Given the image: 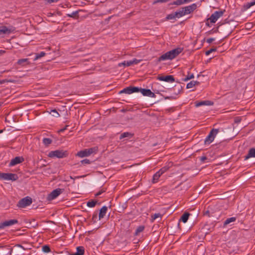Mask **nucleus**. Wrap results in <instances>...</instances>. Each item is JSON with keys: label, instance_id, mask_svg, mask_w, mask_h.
I'll list each match as a JSON object with an SVG mask.
<instances>
[{"label": "nucleus", "instance_id": "nucleus-42", "mask_svg": "<svg viewBox=\"0 0 255 255\" xmlns=\"http://www.w3.org/2000/svg\"><path fill=\"white\" fill-rule=\"evenodd\" d=\"M216 51V48H211L210 50L206 51L205 52V54L206 55H209L212 52Z\"/></svg>", "mask_w": 255, "mask_h": 255}, {"label": "nucleus", "instance_id": "nucleus-19", "mask_svg": "<svg viewBox=\"0 0 255 255\" xmlns=\"http://www.w3.org/2000/svg\"><path fill=\"white\" fill-rule=\"evenodd\" d=\"M191 215L190 213L188 212H185L181 217L179 222H182L184 223H185L187 222L189 216Z\"/></svg>", "mask_w": 255, "mask_h": 255}, {"label": "nucleus", "instance_id": "nucleus-4", "mask_svg": "<svg viewBox=\"0 0 255 255\" xmlns=\"http://www.w3.org/2000/svg\"><path fill=\"white\" fill-rule=\"evenodd\" d=\"M98 148L97 146L85 149L84 150L79 151L77 153V155L80 157L88 156L92 153H96L98 151Z\"/></svg>", "mask_w": 255, "mask_h": 255}, {"label": "nucleus", "instance_id": "nucleus-17", "mask_svg": "<svg viewBox=\"0 0 255 255\" xmlns=\"http://www.w3.org/2000/svg\"><path fill=\"white\" fill-rule=\"evenodd\" d=\"M107 210V207L104 206L102 207L99 214V220H101L102 218H104V217L106 215Z\"/></svg>", "mask_w": 255, "mask_h": 255}, {"label": "nucleus", "instance_id": "nucleus-55", "mask_svg": "<svg viewBox=\"0 0 255 255\" xmlns=\"http://www.w3.org/2000/svg\"><path fill=\"white\" fill-rule=\"evenodd\" d=\"M18 246L21 247V248H23V249H24V248L22 246H21V245H18Z\"/></svg>", "mask_w": 255, "mask_h": 255}, {"label": "nucleus", "instance_id": "nucleus-48", "mask_svg": "<svg viewBox=\"0 0 255 255\" xmlns=\"http://www.w3.org/2000/svg\"><path fill=\"white\" fill-rule=\"evenodd\" d=\"M207 159V157L205 156H202L200 158V160L201 161H204L205 160H206V159Z\"/></svg>", "mask_w": 255, "mask_h": 255}, {"label": "nucleus", "instance_id": "nucleus-44", "mask_svg": "<svg viewBox=\"0 0 255 255\" xmlns=\"http://www.w3.org/2000/svg\"><path fill=\"white\" fill-rule=\"evenodd\" d=\"M214 40H215V38H209L207 39L206 41L208 43H212Z\"/></svg>", "mask_w": 255, "mask_h": 255}, {"label": "nucleus", "instance_id": "nucleus-43", "mask_svg": "<svg viewBox=\"0 0 255 255\" xmlns=\"http://www.w3.org/2000/svg\"><path fill=\"white\" fill-rule=\"evenodd\" d=\"M81 162L83 164H90L91 163V161H90V160H89L88 159H84L81 160Z\"/></svg>", "mask_w": 255, "mask_h": 255}, {"label": "nucleus", "instance_id": "nucleus-25", "mask_svg": "<svg viewBox=\"0 0 255 255\" xmlns=\"http://www.w3.org/2000/svg\"><path fill=\"white\" fill-rule=\"evenodd\" d=\"M162 215H161L159 213H155L151 215L150 221L151 222H153L155 219H156L158 218H159L161 219L162 218Z\"/></svg>", "mask_w": 255, "mask_h": 255}, {"label": "nucleus", "instance_id": "nucleus-18", "mask_svg": "<svg viewBox=\"0 0 255 255\" xmlns=\"http://www.w3.org/2000/svg\"><path fill=\"white\" fill-rule=\"evenodd\" d=\"M85 252L83 247L79 246L76 248V252L71 254L70 255H83Z\"/></svg>", "mask_w": 255, "mask_h": 255}, {"label": "nucleus", "instance_id": "nucleus-46", "mask_svg": "<svg viewBox=\"0 0 255 255\" xmlns=\"http://www.w3.org/2000/svg\"><path fill=\"white\" fill-rule=\"evenodd\" d=\"M68 127V125L66 126L64 128L60 129L58 131L59 132H63L64 131H65L66 129H67V128Z\"/></svg>", "mask_w": 255, "mask_h": 255}, {"label": "nucleus", "instance_id": "nucleus-50", "mask_svg": "<svg viewBox=\"0 0 255 255\" xmlns=\"http://www.w3.org/2000/svg\"><path fill=\"white\" fill-rule=\"evenodd\" d=\"M6 82H7V81L6 80H0V84H2L5 83Z\"/></svg>", "mask_w": 255, "mask_h": 255}, {"label": "nucleus", "instance_id": "nucleus-35", "mask_svg": "<svg viewBox=\"0 0 255 255\" xmlns=\"http://www.w3.org/2000/svg\"><path fill=\"white\" fill-rule=\"evenodd\" d=\"M45 53L43 51L41 52L40 53H37L36 54V56L34 59V60L35 61V60H37L38 59L43 57L44 56H45Z\"/></svg>", "mask_w": 255, "mask_h": 255}, {"label": "nucleus", "instance_id": "nucleus-11", "mask_svg": "<svg viewBox=\"0 0 255 255\" xmlns=\"http://www.w3.org/2000/svg\"><path fill=\"white\" fill-rule=\"evenodd\" d=\"M17 223H18V221L16 219L5 221L0 223V229H4L6 227L10 226Z\"/></svg>", "mask_w": 255, "mask_h": 255}, {"label": "nucleus", "instance_id": "nucleus-39", "mask_svg": "<svg viewBox=\"0 0 255 255\" xmlns=\"http://www.w3.org/2000/svg\"><path fill=\"white\" fill-rule=\"evenodd\" d=\"M42 251L46 253H49L50 252V247L47 245L43 246L42 247Z\"/></svg>", "mask_w": 255, "mask_h": 255}, {"label": "nucleus", "instance_id": "nucleus-14", "mask_svg": "<svg viewBox=\"0 0 255 255\" xmlns=\"http://www.w3.org/2000/svg\"><path fill=\"white\" fill-rule=\"evenodd\" d=\"M24 158L22 156H16L12 159L9 164V166H12L24 161Z\"/></svg>", "mask_w": 255, "mask_h": 255}, {"label": "nucleus", "instance_id": "nucleus-26", "mask_svg": "<svg viewBox=\"0 0 255 255\" xmlns=\"http://www.w3.org/2000/svg\"><path fill=\"white\" fill-rule=\"evenodd\" d=\"M144 226H138L134 234V236H138L140 233L142 232L144 230Z\"/></svg>", "mask_w": 255, "mask_h": 255}, {"label": "nucleus", "instance_id": "nucleus-23", "mask_svg": "<svg viewBox=\"0 0 255 255\" xmlns=\"http://www.w3.org/2000/svg\"><path fill=\"white\" fill-rule=\"evenodd\" d=\"M200 84V82L197 81H192L188 83L186 85L187 89H190L193 88L194 86L196 85H198Z\"/></svg>", "mask_w": 255, "mask_h": 255}, {"label": "nucleus", "instance_id": "nucleus-27", "mask_svg": "<svg viewBox=\"0 0 255 255\" xmlns=\"http://www.w3.org/2000/svg\"><path fill=\"white\" fill-rule=\"evenodd\" d=\"M236 220V217H231L227 219L225 222H224V226H226V225H228L229 224L235 222Z\"/></svg>", "mask_w": 255, "mask_h": 255}, {"label": "nucleus", "instance_id": "nucleus-8", "mask_svg": "<svg viewBox=\"0 0 255 255\" xmlns=\"http://www.w3.org/2000/svg\"><path fill=\"white\" fill-rule=\"evenodd\" d=\"M63 189L57 188L53 190L47 196V199L49 201H51L56 197H57L61 193H62Z\"/></svg>", "mask_w": 255, "mask_h": 255}, {"label": "nucleus", "instance_id": "nucleus-16", "mask_svg": "<svg viewBox=\"0 0 255 255\" xmlns=\"http://www.w3.org/2000/svg\"><path fill=\"white\" fill-rule=\"evenodd\" d=\"M251 157H255V148L250 149L248 154L244 157L245 160H248Z\"/></svg>", "mask_w": 255, "mask_h": 255}, {"label": "nucleus", "instance_id": "nucleus-21", "mask_svg": "<svg viewBox=\"0 0 255 255\" xmlns=\"http://www.w3.org/2000/svg\"><path fill=\"white\" fill-rule=\"evenodd\" d=\"M17 63L22 66H25L30 64L28 58L20 59L17 61Z\"/></svg>", "mask_w": 255, "mask_h": 255}, {"label": "nucleus", "instance_id": "nucleus-56", "mask_svg": "<svg viewBox=\"0 0 255 255\" xmlns=\"http://www.w3.org/2000/svg\"><path fill=\"white\" fill-rule=\"evenodd\" d=\"M3 132V130H0V133H2Z\"/></svg>", "mask_w": 255, "mask_h": 255}, {"label": "nucleus", "instance_id": "nucleus-37", "mask_svg": "<svg viewBox=\"0 0 255 255\" xmlns=\"http://www.w3.org/2000/svg\"><path fill=\"white\" fill-rule=\"evenodd\" d=\"M78 11H75L72 12L71 13L67 14L68 17L74 18L76 16H78Z\"/></svg>", "mask_w": 255, "mask_h": 255}, {"label": "nucleus", "instance_id": "nucleus-7", "mask_svg": "<svg viewBox=\"0 0 255 255\" xmlns=\"http://www.w3.org/2000/svg\"><path fill=\"white\" fill-rule=\"evenodd\" d=\"M17 179L18 176L15 174L0 173V179L15 181Z\"/></svg>", "mask_w": 255, "mask_h": 255}, {"label": "nucleus", "instance_id": "nucleus-3", "mask_svg": "<svg viewBox=\"0 0 255 255\" xmlns=\"http://www.w3.org/2000/svg\"><path fill=\"white\" fill-rule=\"evenodd\" d=\"M68 152L66 150H56L50 151L48 154V156L50 158L57 157L62 158L68 156Z\"/></svg>", "mask_w": 255, "mask_h": 255}, {"label": "nucleus", "instance_id": "nucleus-6", "mask_svg": "<svg viewBox=\"0 0 255 255\" xmlns=\"http://www.w3.org/2000/svg\"><path fill=\"white\" fill-rule=\"evenodd\" d=\"M32 199L27 196L20 199L17 203V206L18 208H23L30 205L32 203Z\"/></svg>", "mask_w": 255, "mask_h": 255}, {"label": "nucleus", "instance_id": "nucleus-38", "mask_svg": "<svg viewBox=\"0 0 255 255\" xmlns=\"http://www.w3.org/2000/svg\"><path fill=\"white\" fill-rule=\"evenodd\" d=\"M186 3L184 0H177L173 2V4L180 5Z\"/></svg>", "mask_w": 255, "mask_h": 255}, {"label": "nucleus", "instance_id": "nucleus-24", "mask_svg": "<svg viewBox=\"0 0 255 255\" xmlns=\"http://www.w3.org/2000/svg\"><path fill=\"white\" fill-rule=\"evenodd\" d=\"M171 165V163H169L167 165L162 167L158 171L162 175L169 169Z\"/></svg>", "mask_w": 255, "mask_h": 255}, {"label": "nucleus", "instance_id": "nucleus-5", "mask_svg": "<svg viewBox=\"0 0 255 255\" xmlns=\"http://www.w3.org/2000/svg\"><path fill=\"white\" fill-rule=\"evenodd\" d=\"M219 132V129L213 128L211 129L208 135L206 137L204 140V143L205 144H210L214 140L216 135Z\"/></svg>", "mask_w": 255, "mask_h": 255}, {"label": "nucleus", "instance_id": "nucleus-9", "mask_svg": "<svg viewBox=\"0 0 255 255\" xmlns=\"http://www.w3.org/2000/svg\"><path fill=\"white\" fill-rule=\"evenodd\" d=\"M224 12V11L223 10L216 11L208 19L210 20L211 23H215L219 18L223 16Z\"/></svg>", "mask_w": 255, "mask_h": 255}, {"label": "nucleus", "instance_id": "nucleus-32", "mask_svg": "<svg viewBox=\"0 0 255 255\" xmlns=\"http://www.w3.org/2000/svg\"><path fill=\"white\" fill-rule=\"evenodd\" d=\"M97 203V201H94V200H91V201H89L87 202V206H88L89 207H94L95 206L96 204Z\"/></svg>", "mask_w": 255, "mask_h": 255}, {"label": "nucleus", "instance_id": "nucleus-15", "mask_svg": "<svg viewBox=\"0 0 255 255\" xmlns=\"http://www.w3.org/2000/svg\"><path fill=\"white\" fill-rule=\"evenodd\" d=\"M157 79L160 81H165L167 82H173L175 81V79L172 75L159 76Z\"/></svg>", "mask_w": 255, "mask_h": 255}, {"label": "nucleus", "instance_id": "nucleus-30", "mask_svg": "<svg viewBox=\"0 0 255 255\" xmlns=\"http://www.w3.org/2000/svg\"><path fill=\"white\" fill-rule=\"evenodd\" d=\"M174 14H175V12H173V13L168 14L166 17V19L167 20L175 19L176 18H177V17Z\"/></svg>", "mask_w": 255, "mask_h": 255}, {"label": "nucleus", "instance_id": "nucleus-22", "mask_svg": "<svg viewBox=\"0 0 255 255\" xmlns=\"http://www.w3.org/2000/svg\"><path fill=\"white\" fill-rule=\"evenodd\" d=\"M161 175L162 174L158 171L156 172L153 176L152 182L153 183H157Z\"/></svg>", "mask_w": 255, "mask_h": 255}, {"label": "nucleus", "instance_id": "nucleus-28", "mask_svg": "<svg viewBox=\"0 0 255 255\" xmlns=\"http://www.w3.org/2000/svg\"><path fill=\"white\" fill-rule=\"evenodd\" d=\"M133 134L129 132H125L122 133L120 136V139H123L127 137H132Z\"/></svg>", "mask_w": 255, "mask_h": 255}, {"label": "nucleus", "instance_id": "nucleus-34", "mask_svg": "<svg viewBox=\"0 0 255 255\" xmlns=\"http://www.w3.org/2000/svg\"><path fill=\"white\" fill-rule=\"evenodd\" d=\"M254 5H255V0H253L251 2L247 3L245 5V7L246 9H248Z\"/></svg>", "mask_w": 255, "mask_h": 255}, {"label": "nucleus", "instance_id": "nucleus-53", "mask_svg": "<svg viewBox=\"0 0 255 255\" xmlns=\"http://www.w3.org/2000/svg\"><path fill=\"white\" fill-rule=\"evenodd\" d=\"M209 214V212L208 211L206 212L205 214Z\"/></svg>", "mask_w": 255, "mask_h": 255}, {"label": "nucleus", "instance_id": "nucleus-2", "mask_svg": "<svg viewBox=\"0 0 255 255\" xmlns=\"http://www.w3.org/2000/svg\"><path fill=\"white\" fill-rule=\"evenodd\" d=\"M183 50V48L178 47L162 55L158 58V61H164L166 60H172L178 56Z\"/></svg>", "mask_w": 255, "mask_h": 255}, {"label": "nucleus", "instance_id": "nucleus-13", "mask_svg": "<svg viewBox=\"0 0 255 255\" xmlns=\"http://www.w3.org/2000/svg\"><path fill=\"white\" fill-rule=\"evenodd\" d=\"M138 92H141V93L144 96H148L151 98H155L156 97L155 94L152 92L149 89L138 88Z\"/></svg>", "mask_w": 255, "mask_h": 255}, {"label": "nucleus", "instance_id": "nucleus-33", "mask_svg": "<svg viewBox=\"0 0 255 255\" xmlns=\"http://www.w3.org/2000/svg\"><path fill=\"white\" fill-rule=\"evenodd\" d=\"M52 142V140L49 138H44L43 139V143L44 145L48 146Z\"/></svg>", "mask_w": 255, "mask_h": 255}, {"label": "nucleus", "instance_id": "nucleus-40", "mask_svg": "<svg viewBox=\"0 0 255 255\" xmlns=\"http://www.w3.org/2000/svg\"><path fill=\"white\" fill-rule=\"evenodd\" d=\"M170 0H155L153 2V4H155L156 3H164V2H166L168 1H169Z\"/></svg>", "mask_w": 255, "mask_h": 255}, {"label": "nucleus", "instance_id": "nucleus-31", "mask_svg": "<svg viewBox=\"0 0 255 255\" xmlns=\"http://www.w3.org/2000/svg\"><path fill=\"white\" fill-rule=\"evenodd\" d=\"M133 63H134V61H131V60L128 61H124V62H123L122 63H120L119 66H121V65H123L126 66H129L133 64Z\"/></svg>", "mask_w": 255, "mask_h": 255}, {"label": "nucleus", "instance_id": "nucleus-49", "mask_svg": "<svg viewBox=\"0 0 255 255\" xmlns=\"http://www.w3.org/2000/svg\"><path fill=\"white\" fill-rule=\"evenodd\" d=\"M131 61H134V63L133 64H137L138 62H139V60L136 59H134L132 60H131Z\"/></svg>", "mask_w": 255, "mask_h": 255}, {"label": "nucleus", "instance_id": "nucleus-10", "mask_svg": "<svg viewBox=\"0 0 255 255\" xmlns=\"http://www.w3.org/2000/svg\"><path fill=\"white\" fill-rule=\"evenodd\" d=\"M138 87H128L119 92V94H131L133 93L138 92Z\"/></svg>", "mask_w": 255, "mask_h": 255}, {"label": "nucleus", "instance_id": "nucleus-47", "mask_svg": "<svg viewBox=\"0 0 255 255\" xmlns=\"http://www.w3.org/2000/svg\"><path fill=\"white\" fill-rule=\"evenodd\" d=\"M45 0L48 3H49L57 1V0Z\"/></svg>", "mask_w": 255, "mask_h": 255}, {"label": "nucleus", "instance_id": "nucleus-41", "mask_svg": "<svg viewBox=\"0 0 255 255\" xmlns=\"http://www.w3.org/2000/svg\"><path fill=\"white\" fill-rule=\"evenodd\" d=\"M98 217V213L97 212H95L94 214L93 215L92 217V221L94 223L96 222L97 219Z\"/></svg>", "mask_w": 255, "mask_h": 255}, {"label": "nucleus", "instance_id": "nucleus-29", "mask_svg": "<svg viewBox=\"0 0 255 255\" xmlns=\"http://www.w3.org/2000/svg\"><path fill=\"white\" fill-rule=\"evenodd\" d=\"M194 77V74L192 73H190V72H188L187 75L186 76V77L183 79V81H187L189 80H190Z\"/></svg>", "mask_w": 255, "mask_h": 255}, {"label": "nucleus", "instance_id": "nucleus-1", "mask_svg": "<svg viewBox=\"0 0 255 255\" xmlns=\"http://www.w3.org/2000/svg\"><path fill=\"white\" fill-rule=\"evenodd\" d=\"M197 7L196 3H193L190 5L182 7L176 12H175V15L176 16L177 18H179L185 15L190 14L193 12Z\"/></svg>", "mask_w": 255, "mask_h": 255}, {"label": "nucleus", "instance_id": "nucleus-52", "mask_svg": "<svg viewBox=\"0 0 255 255\" xmlns=\"http://www.w3.org/2000/svg\"><path fill=\"white\" fill-rule=\"evenodd\" d=\"M185 0V3H188L190 1H191L192 0Z\"/></svg>", "mask_w": 255, "mask_h": 255}, {"label": "nucleus", "instance_id": "nucleus-36", "mask_svg": "<svg viewBox=\"0 0 255 255\" xmlns=\"http://www.w3.org/2000/svg\"><path fill=\"white\" fill-rule=\"evenodd\" d=\"M50 113L52 115V116L54 117L58 118L60 117V114L55 109L52 110Z\"/></svg>", "mask_w": 255, "mask_h": 255}, {"label": "nucleus", "instance_id": "nucleus-57", "mask_svg": "<svg viewBox=\"0 0 255 255\" xmlns=\"http://www.w3.org/2000/svg\"><path fill=\"white\" fill-rule=\"evenodd\" d=\"M2 104V103H0V106Z\"/></svg>", "mask_w": 255, "mask_h": 255}, {"label": "nucleus", "instance_id": "nucleus-20", "mask_svg": "<svg viewBox=\"0 0 255 255\" xmlns=\"http://www.w3.org/2000/svg\"><path fill=\"white\" fill-rule=\"evenodd\" d=\"M213 103L210 101H203L196 103V107H198L202 105H212Z\"/></svg>", "mask_w": 255, "mask_h": 255}, {"label": "nucleus", "instance_id": "nucleus-12", "mask_svg": "<svg viewBox=\"0 0 255 255\" xmlns=\"http://www.w3.org/2000/svg\"><path fill=\"white\" fill-rule=\"evenodd\" d=\"M15 30V28L11 26L9 28L5 26H0V35L6 34H10Z\"/></svg>", "mask_w": 255, "mask_h": 255}, {"label": "nucleus", "instance_id": "nucleus-45", "mask_svg": "<svg viewBox=\"0 0 255 255\" xmlns=\"http://www.w3.org/2000/svg\"><path fill=\"white\" fill-rule=\"evenodd\" d=\"M105 191V190L102 189V190H100V191H99L98 192H97L96 194V196H99V195H101L103 193H104Z\"/></svg>", "mask_w": 255, "mask_h": 255}, {"label": "nucleus", "instance_id": "nucleus-51", "mask_svg": "<svg viewBox=\"0 0 255 255\" xmlns=\"http://www.w3.org/2000/svg\"><path fill=\"white\" fill-rule=\"evenodd\" d=\"M80 178V177H79V176L75 177L74 178H73L72 176H70V178H71V179H73L74 180L75 179H76V178Z\"/></svg>", "mask_w": 255, "mask_h": 255}, {"label": "nucleus", "instance_id": "nucleus-54", "mask_svg": "<svg viewBox=\"0 0 255 255\" xmlns=\"http://www.w3.org/2000/svg\"><path fill=\"white\" fill-rule=\"evenodd\" d=\"M180 89H181V86H179L178 88V90L179 91Z\"/></svg>", "mask_w": 255, "mask_h": 255}]
</instances>
